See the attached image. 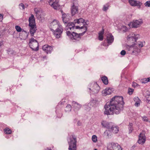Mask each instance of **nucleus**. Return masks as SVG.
Returning <instances> with one entry per match:
<instances>
[{
  "label": "nucleus",
  "mask_w": 150,
  "mask_h": 150,
  "mask_svg": "<svg viewBox=\"0 0 150 150\" xmlns=\"http://www.w3.org/2000/svg\"><path fill=\"white\" fill-rule=\"evenodd\" d=\"M125 103L123 97H114L105 105V114L108 115L119 114L123 110Z\"/></svg>",
  "instance_id": "nucleus-1"
},
{
  "label": "nucleus",
  "mask_w": 150,
  "mask_h": 150,
  "mask_svg": "<svg viewBox=\"0 0 150 150\" xmlns=\"http://www.w3.org/2000/svg\"><path fill=\"white\" fill-rule=\"evenodd\" d=\"M139 37V35H134V36L127 39L129 42L132 44L131 45L128 46L129 47L130 50H131L132 53L135 55H138L141 51L140 48L138 47L136 44L137 40Z\"/></svg>",
  "instance_id": "nucleus-2"
},
{
  "label": "nucleus",
  "mask_w": 150,
  "mask_h": 150,
  "mask_svg": "<svg viewBox=\"0 0 150 150\" xmlns=\"http://www.w3.org/2000/svg\"><path fill=\"white\" fill-rule=\"evenodd\" d=\"M75 23H77L78 25V29H79L83 33H84L87 29V25L89 23L88 21L87 20L84 19H75L74 20Z\"/></svg>",
  "instance_id": "nucleus-3"
},
{
  "label": "nucleus",
  "mask_w": 150,
  "mask_h": 150,
  "mask_svg": "<svg viewBox=\"0 0 150 150\" xmlns=\"http://www.w3.org/2000/svg\"><path fill=\"white\" fill-rule=\"evenodd\" d=\"M77 139L76 137L72 135L70 136V141L68 142L69 150H77Z\"/></svg>",
  "instance_id": "nucleus-4"
},
{
  "label": "nucleus",
  "mask_w": 150,
  "mask_h": 150,
  "mask_svg": "<svg viewBox=\"0 0 150 150\" xmlns=\"http://www.w3.org/2000/svg\"><path fill=\"white\" fill-rule=\"evenodd\" d=\"M29 44L30 48L33 50L36 51L38 50V43L37 40L33 38L29 39Z\"/></svg>",
  "instance_id": "nucleus-5"
},
{
  "label": "nucleus",
  "mask_w": 150,
  "mask_h": 150,
  "mask_svg": "<svg viewBox=\"0 0 150 150\" xmlns=\"http://www.w3.org/2000/svg\"><path fill=\"white\" fill-rule=\"evenodd\" d=\"M63 21L64 23L67 24V31L69 30L71 32L73 31H76L78 29V26H75L74 24L73 23L66 22V19H63Z\"/></svg>",
  "instance_id": "nucleus-6"
},
{
  "label": "nucleus",
  "mask_w": 150,
  "mask_h": 150,
  "mask_svg": "<svg viewBox=\"0 0 150 150\" xmlns=\"http://www.w3.org/2000/svg\"><path fill=\"white\" fill-rule=\"evenodd\" d=\"M108 149L110 150H122L121 146L118 144L112 142L107 145Z\"/></svg>",
  "instance_id": "nucleus-7"
},
{
  "label": "nucleus",
  "mask_w": 150,
  "mask_h": 150,
  "mask_svg": "<svg viewBox=\"0 0 150 150\" xmlns=\"http://www.w3.org/2000/svg\"><path fill=\"white\" fill-rule=\"evenodd\" d=\"M142 23V19L134 20L133 21L130 23L128 24L129 28H136L139 27Z\"/></svg>",
  "instance_id": "nucleus-8"
},
{
  "label": "nucleus",
  "mask_w": 150,
  "mask_h": 150,
  "mask_svg": "<svg viewBox=\"0 0 150 150\" xmlns=\"http://www.w3.org/2000/svg\"><path fill=\"white\" fill-rule=\"evenodd\" d=\"M145 134V131L143 130L139 135V139L137 142L139 144H143L145 142L146 140V137Z\"/></svg>",
  "instance_id": "nucleus-9"
},
{
  "label": "nucleus",
  "mask_w": 150,
  "mask_h": 150,
  "mask_svg": "<svg viewBox=\"0 0 150 150\" xmlns=\"http://www.w3.org/2000/svg\"><path fill=\"white\" fill-rule=\"evenodd\" d=\"M100 89V87L96 83H91L90 85L89 89L91 91V92H92L93 93H97L98 92Z\"/></svg>",
  "instance_id": "nucleus-10"
},
{
  "label": "nucleus",
  "mask_w": 150,
  "mask_h": 150,
  "mask_svg": "<svg viewBox=\"0 0 150 150\" xmlns=\"http://www.w3.org/2000/svg\"><path fill=\"white\" fill-rule=\"evenodd\" d=\"M75 31H73L71 32L70 31L68 30L67 31L66 33L67 35L71 39H76L80 36V34L83 33L82 32L79 33H75Z\"/></svg>",
  "instance_id": "nucleus-11"
},
{
  "label": "nucleus",
  "mask_w": 150,
  "mask_h": 150,
  "mask_svg": "<svg viewBox=\"0 0 150 150\" xmlns=\"http://www.w3.org/2000/svg\"><path fill=\"white\" fill-rule=\"evenodd\" d=\"M42 49L47 54H50L53 51V47L46 44L42 46Z\"/></svg>",
  "instance_id": "nucleus-12"
},
{
  "label": "nucleus",
  "mask_w": 150,
  "mask_h": 150,
  "mask_svg": "<svg viewBox=\"0 0 150 150\" xmlns=\"http://www.w3.org/2000/svg\"><path fill=\"white\" fill-rule=\"evenodd\" d=\"M111 125H110V127H109V128H108L109 130L108 131H106L105 132V134H107V135L108 136L109 135L108 133L110 132H112L116 134L119 131V129L118 127L115 126H112L111 127Z\"/></svg>",
  "instance_id": "nucleus-13"
},
{
  "label": "nucleus",
  "mask_w": 150,
  "mask_h": 150,
  "mask_svg": "<svg viewBox=\"0 0 150 150\" xmlns=\"http://www.w3.org/2000/svg\"><path fill=\"white\" fill-rule=\"evenodd\" d=\"M49 4L50 5L54 8L55 9H57L59 8L58 2L56 0H49Z\"/></svg>",
  "instance_id": "nucleus-14"
},
{
  "label": "nucleus",
  "mask_w": 150,
  "mask_h": 150,
  "mask_svg": "<svg viewBox=\"0 0 150 150\" xmlns=\"http://www.w3.org/2000/svg\"><path fill=\"white\" fill-rule=\"evenodd\" d=\"M78 7L75 6L74 3L71 6V13L72 16H74L75 14L78 12Z\"/></svg>",
  "instance_id": "nucleus-15"
},
{
  "label": "nucleus",
  "mask_w": 150,
  "mask_h": 150,
  "mask_svg": "<svg viewBox=\"0 0 150 150\" xmlns=\"http://www.w3.org/2000/svg\"><path fill=\"white\" fill-rule=\"evenodd\" d=\"M63 30V29L61 28H58L56 29V31L54 32V35L57 38H59L60 37Z\"/></svg>",
  "instance_id": "nucleus-16"
},
{
  "label": "nucleus",
  "mask_w": 150,
  "mask_h": 150,
  "mask_svg": "<svg viewBox=\"0 0 150 150\" xmlns=\"http://www.w3.org/2000/svg\"><path fill=\"white\" fill-rule=\"evenodd\" d=\"M72 105L73 107L76 110H79L81 107V105L74 101L72 102Z\"/></svg>",
  "instance_id": "nucleus-17"
},
{
  "label": "nucleus",
  "mask_w": 150,
  "mask_h": 150,
  "mask_svg": "<svg viewBox=\"0 0 150 150\" xmlns=\"http://www.w3.org/2000/svg\"><path fill=\"white\" fill-rule=\"evenodd\" d=\"M112 93V91L110 88H107L103 91V93L104 95L110 94Z\"/></svg>",
  "instance_id": "nucleus-18"
},
{
  "label": "nucleus",
  "mask_w": 150,
  "mask_h": 150,
  "mask_svg": "<svg viewBox=\"0 0 150 150\" xmlns=\"http://www.w3.org/2000/svg\"><path fill=\"white\" fill-rule=\"evenodd\" d=\"M107 40L108 43L109 44H110L112 43L113 41V37L111 34H109L107 37Z\"/></svg>",
  "instance_id": "nucleus-19"
},
{
  "label": "nucleus",
  "mask_w": 150,
  "mask_h": 150,
  "mask_svg": "<svg viewBox=\"0 0 150 150\" xmlns=\"http://www.w3.org/2000/svg\"><path fill=\"white\" fill-rule=\"evenodd\" d=\"M34 11L36 13V16L37 19H40L41 18V12L40 11L39 9L35 8L34 9Z\"/></svg>",
  "instance_id": "nucleus-20"
},
{
  "label": "nucleus",
  "mask_w": 150,
  "mask_h": 150,
  "mask_svg": "<svg viewBox=\"0 0 150 150\" xmlns=\"http://www.w3.org/2000/svg\"><path fill=\"white\" fill-rule=\"evenodd\" d=\"M36 30L37 27H30V32L31 36H33L34 34L36 32Z\"/></svg>",
  "instance_id": "nucleus-21"
},
{
  "label": "nucleus",
  "mask_w": 150,
  "mask_h": 150,
  "mask_svg": "<svg viewBox=\"0 0 150 150\" xmlns=\"http://www.w3.org/2000/svg\"><path fill=\"white\" fill-rule=\"evenodd\" d=\"M29 22L30 27H36L35 19H29Z\"/></svg>",
  "instance_id": "nucleus-22"
},
{
  "label": "nucleus",
  "mask_w": 150,
  "mask_h": 150,
  "mask_svg": "<svg viewBox=\"0 0 150 150\" xmlns=\"http://www.w3.org/2000/svg\"><path fill=\"white\" fill-rule=\"evenodd\" d=\"M104 33V29L103 28L102 30L100 31L98 34V39L101 41L103 40V35Z\"/></svg>",
  "instance_id": "nucleus-23"
},
{
  "label": "nucleus",
  "mask_w": 150,
  "mask_h": 150,
  "mask_svg": "<svg viewBox=\"0 0 150 150\" xmlns=\"http://www.w3.org/2000/svg\"><path fill=\"white\" fill-rule=\"evenodd\" d=\"M139 1H136L134 0H129V4L132 6H137V4H138V2Z\"/></svg>",
  "instance_id": "nucleus-24"
},
{
  "label": "nucleus",
  "mask_w": 150,
  "mask_h": 150,
  "mask_svg": "<svg viewBox=\"0 0 150 150\" xmlns=\"http://www.w3.org/2000/svg\"><path fill=\"white\" fill-rule=\"evenodd\" d=\"M101 80L103 83L105 85H107L108 84V78L104 76L101 77Z\"/></svg>",
  "instance_id": "nucleus-25"
},
{
  "label": "nucleus",
  "mask_w": 150,
  "mask_h": 150,
  "mask_svg": "<svg viewBox=\"0 0 150 150\" xmlns=\"http://www.w3.org/2000/svg\"><path fill=\"white\" fill-rule=\"evenodd\" d=\"M101 124L105 127L108 128H109V127H110V124L108 123L106 121H103L101 122Z\"/></svg>",
  "instance_id": "nucleus-26"
},
{
  "label": "nucleus",
  "mask_w": 150,
  "mask_h": 150,
  "mask_svg": "<svg viewBox=\"0 0 150 150\" xmlns=\"http://www.w3.org/2000/svg\"><path fill=\"white\" fill-rule=\"evenodd\" d=\"M4 131V133L7 134H10L12 133L11 130L8 127H6Z\"/></svg>",
  "instance_id": "nucleus-27"
},
{
  "label": "nucleus",
  "mask_w": 150,
  "mask_h": 150,
  "mask_svg": "<svg viewBox=\"0 0 150 150\" xmlns=\"http://www.w3.org/2000/svg\"><path fill=\"white\" fill-rule=\"evenodd\" d=\"M141 81L143 83H145L150 81V77L144 78L141 79Z\"/></svg>",
  "instance_id": "nucleus-28"
},
{
  "label": "nucleus",
  "mask_w": 150,
  "mask_h": 150,
  "mask_svg": "<svg viewBox=\"0 0 150 150\" xmlns=\"http://www.w3.org/2000/svg\"><path fill=\"white\" fill-rule=\"evenodd\" d=\"M110 6V4L109 3H108L106 4L105 5L103 6V10L104 11H106L108 9V7Z\"/></svg>",
  "instance_id": "nucleus-29"
},
{
  "label": "nucleus",
  "mask_w": 150,
  "mask_h": 150,
  "mask_svg": "<svg viewBox=\"0 0 150 150\" xmlns=\"http://www.w3.org/2000/svg\"><path fill=\"white\" fill-rule=\"evenodd\" d=\"M71 110V106L70 104H68L66 107L65 110L66 112H69Z\"/></svg>",
  "instance_id": "nucleus-30"
},
{
  "label": "nucleus",
  "mask_w": 150,
  "mask_h": 150,
  "mask_svg": "<svg viewBox=\"0 0 150 150\" xmlns=\"http://www.w3.org/2000/svg\"><path fill=\"white\" fill-rule=\"evenodd\" d=\"M92 140L93 142H97V137L96 135H93L92 137Z\"/></svg>",
  "instance_id": "nucleus-31"
},
{
  "label": "nucleus",
  "mask_w": 150,
  "mask_h": 150,
  "mask_svg": "<svg viewBox=\"0 0 150 150\" xmlns=\"http://www.w3.org/2000/svg\"><path fill=\"white\" fill-rule=\"evenodd\" d=\"M134 90L131 88H129L128 89V93L129 95H132L134 92Z\"/></svg>",
  "instance_id": "nucleus-32"
},
{
  "label": "nucleus",
  "mask_w": 150,
  "mask_h": 150,
  "mask_svg": "<svg viewBox=\"0 0 150 150\" xmlns=\"http://www.w3.org/2000/svg\"><path fill=\"white\" fill-rule=\"evenodd\" d=\"M15 28L17 31L18 32H21L22 30L21 28L18 25H16Z\"/></svg>",
  "instance_id": "nucleus-33"
},
{
  "label": "nucleus",
  "mask_w": 150,
  "mask_h": 150,
  "mask_svg": "<svg viewBox=\"0 0 150 150\" xmlns=\"http://www.w3.org/2000/svg\"><path fill=\"white\" fill-rule=\"evenodd\" d=\"M69 14H67V15L65 13H62V19H64L65 18H69Z\"/></svg>",
  "instance_id": "nucleus-34"
},
{
  "label": "nucleus",
  "mask_w": 150,
  "mask_h": 150,
  "mask_svg": "<svg viewBox=\"0 0 150 150\" xmlns=\"http://www.w3.org/2000/svg\"><path fill=\"white\" fill-rule=\"evenodd\" d=\"M54 24L56 25V26H57V25L59 26V24L58 22H57V20L56 21L55 20V19L53 21V23H52L51 25V26H52L54 25Z\"/></svg>",
  "instance_id": "nucleus-35"
},
{
  "label": "nucleus",
  "mask_w": 150,
  "mask_h": 150,
  "mask_svg": "<svg viewBox=\"0 0 150 150\" xmlns=\"http://www.w3.org/2000/svg\"><path fill=\"white\" fill-rule=\"evenodd\" d=\"M19 8L21 9L24 10L25 9V6L23 3H21L19 5Z\"/></svg>",
  "instance_id": "nucleus-36"
},
{
  "label": "nucleus",
  "mask_w": 150,
  "mask_h": 150,
  "mask_svg": "<svg viewBox=\"0 0 150 150\" xmlns=\"http://www.w3.org/2000/svg\"><path fill=\"white\" fill-rule=\"evenodd\" d=\"M145 6L150 7V1H148L146 2L144 4Z\"/></svg>",
  "instance_id": "nucleus-37"
},
{
  "label": "nucleus",
  "mask_w": 150,
  "mask_h": 150,
  "mask_svg": "<svg viewBox=\"0 0 150 150\" xmlns=\"http://www.w3.org/2000/svg\"><path fill=\"white\" fill-rule=\"evenodd\" d=\"M137 46H138L139 48L142 47H143V45L142 43L141 42H140L138 43V44L136 43Z\"/></svg>",
  "instance_id": "nucleus-38"
},
{
  "label": "nucleus",
  "mask_w": 150,
  "mask_h": 150,
  "mask_svg": "<svg viewBox=\"0 0 150 150\" xmlns=\"http://www.w3.org/2000/svg\"><path fill=\"white\" fill-rule=\"evenodd\" d=\"M141 102V100H139L138 101L136 102H135V105L137 107H138L139 106L140 104V103Z\"/></svg>",
  "instance_id": "nucleus-39"
},
{
  "label": "nucleus",
  "mask_w": 150,
  "mask_h": 150,
  "mask_svg": "<svg viewBox=\"0 0 150 150\" xmlns=\"http://www.w3.org/2000/svg\"><path fill=\"white\" fill-rule=\"evenodd\" d=\"M139 85L137 83H136L135 82H133L132 84V86L133 87H135L137 86H139Z\"/></svg>",
  "instance_id": "nucleus-40"
},
{
  "label": "nucleus",
  "mask_w": 150,
  "mask_h": 150,
  "mask_svg": "<svg viewBox=\"0 0 150 150\" xmlns=\"http://www.w3.org/2000/svg\"><path fill=\"white\" fill-rule=\"evenodd\" d=\"M142 3L140 1L138 2V4H137V6H138V8H140L141 7V6L142 5Z\"/></svg>",
  "instance_id": "nucleus-41"
},
{
  "label": "nucleus",
  "mask_w": 150,
  "mask_h": 150,
  "mask_svg": "<svg viewBox=\"0 0 150 150\" xmlns=\"http://www.w3.org/2000/svg\"><path fill=\"white\" fill-rule=\"evenodd\" d=\"M120 54L122 55H125L126 54V51L124 50H122Z\"/></svg>",
  "instance_id": "nucleus-42"
},
{
  "label": "nucleus",
  "mask_w": 150,
  "mask_h": 150,
  "mask_svg": "<svg viewBox=\"0 0 150 150\" xmlns=\"http://www.w3.org/2000/svg\"><path fill=\"white\" fill-rule=\"evenodd\" d=\"M142 119H143V120L144 121L147 122L148 121L147 118L145 116L143 117H142Z\"/></svg>",
  "instance_id": "nucleus-43"
},
{
  "label": "nucleus",
  "mask_w": 150,
  "mask_h": 150,
  "mask_svg": "<svg viewBox=\"0 0 150 150\" xmlns=\"http://www.w3.org/2000/svg\"><path fill=\"white\" fill-rule=\"evenodd\" d=\"M147 100L148 101V102H150V95H148L146 97Z\"/></svg>",
  "instance_id": "nucleus-44"
},
{
  "label": "nucleus",
  "mask_w": 150,
  "mask_h": 150,
  "mask_svg": "<svg viewBox=\"0 0 150 150\" xmlns=\"http://www.w3.org/2000/svg\"><path fill=\"white\" fill-rule=\"evenodd\" d=\"M139 100L140 99H139V98L138 97H135L134 98V100L135 102L138 101V100Z\"/></svg>",
  "instance_id": "nucleus-45"
},
{
  "label": "nucleus",
  "mask_w": 150,
  "mask_h": 150,
  "mask_svg": "<svg viewBox=\"0 0 150 150\" xmlns=\"http://www.w3.org/2000/svg\"><path fill=\"white\" fill-rule=\"evenodd\" d=\"M29 19H34V15L33 14L31 15V16L29 17Z\"/></svg>",
  "instance_id": "nucleus-46"
},
{
  "label": "nucleus",
  "mask_w": 150,
  "mask_h": 150,
  "mask_svg": "<svg viewBox=\"0 0 150 150\" xmlns=\"http://www.w3.org/2000/svg\"><path fill=\"white\" fill-rule=\"evenodd\" d=\"M56 113H57V116L58 117H59V118H61V117H62V113H61V114L59 115H58V113H57V112H56Z\"/></svg>",
  "instance_id": "nucleus-47"
},
{
  "label": "nucleus",
  "mask_w": 150,
  "mask_h": 150,
  "mask_svg": "<svg viewBox=\"0 0 150 150\" xmlns=\"http://www.w3.org/2000/svg\"><path fill=\"white\" fill-rule=\"evenodd\" d=\"M3 45V41H0V46Z\"/></svg>",
  "instance_id": "nucleus-48"
},
{
  "label": "nucleus",
  "mask_w": 150,
  "mask_h": 150,
  "mask_svg": "<svg viewBox=\"0 0 150 150\" xmlns=\"http://www.w3.org/2000/svg\"><path fill=\"white\" fill-rule=\"evenodd\" d=\"M3 15L0 14V19H2L3 18Z\"/></svg>",
  "instance_id": "nucleus-49"
},
{
  "label": "nucleus",
  "mask_w": 150,
  "mask_h": 150,
  "mask_svg": "<svg viewBox=\"0 0 150 150\" xmlns=\"http://www.w3.org/2000/svg\"><path fill=\"white\" fill-rule=\"evenodd\" d=\"M46 150H52L51 149H50V148H47Z\"/></svg>",
  "instance_id": "nucleus-50"
},
{
  "label": "nucleus",
  "mask_w": 150,
  "mask_h": 150,
  "mask_svg": "<svg viewBox=\"0 0 150 150\" xmlns=\"http://www.w3.org/2000/svg\"><path fill=\"white\" fill-rule=\"evenodd\" d=\"M94 150H98L97 149H95Z\"/></svg>",
  "instance_id": "nucleus-51"
},
{
  "label": "nucleus",
  "mask_w": 150,
  "mask_h": 150,
  "mask_svg": "<svg viewBox=\"0 0 150 150\" xmlns=\"http://www.w3.org/2000/svg\"><path fill=\"white\" fill-rule=\"evenodd\" d=\"M79 19H82V18H79Z\"/></svg>",
  "instance_id": "nucleus-52"
}]
</instances>
